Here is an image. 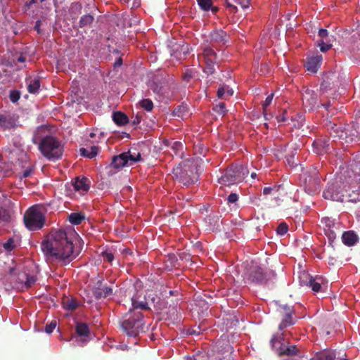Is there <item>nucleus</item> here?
<instances>
[{
  "mask_svg": "<svg viewBox=\"0 0 360 360\" xmlns=\"http://www.w3.org/2000/svg\"><path fill=\"white\" fill-rule=\"evenodd\" d=\"M73 232L64 230L51 231L41 244V249L49 259H55L66 264L73 260L78 253H75L72 236Z\"/></svg>",
  "mask_w": 360,
  "mask_h": 360,
  "instance_id": "obj_1",
  "label": "nucleus"
},
{
  "mask_svg": "<svg viewBox=\"0 0 360 360\" xmlns=\"http://www.w3.org/2000/svg\"><path fill=\"white\" fill-rule=\"evenodd\" d=\"M200 170L198 159H184L173 168L176 177L185 186L193 184L198 180Z\"/></svg>",
  "mask_w": 360,
  "mask_h": 360,
  "instance_id": "obj_2",
  "label": "nucleus"
},
{
  "mask_svg": "<svg viewBox=\"0 0 360 360\" xmlns=\"http://www.w3.org/2000/svg\"><path fill=\"white\" fill-rule=\"evenodd\" d=\"M330 136L346 143L357 141L360 139V125L356 122H352L347 128L336 124L330 125Z\"/></svg>",
  "mask_w": 360,
  "mask_h": 360,
  "instance_id": "obj_3",
  "label": "nucleus"
},
{
  "mask_svg": "<svg viewBox=\"0 0 360 360\" xmlns=\"http://www.w3.org/2000/svg\"><path fill=\"white\" fill-rule=\"evenodd\" d=\"M143 316L141 311H129L121 323L122 330L129 336L136 337L143 330Z\"/></svg>",
  "mask_w": 360,
  "mask_h": 360,
  "instance_id": "obj_4",
  "label": "nucleus"
},
{
  "mask_svg": "<svg viewBox=\"0 0 360 360\" xmlns=\"http://www.w3.org/2000/svg\"><path fill=\"white\" fill-rule=\"evenodd\" d=\"M248 174V169L243 165L233 163L226 169L219 181L225 186L237 184L242 182Z\"/></svg>",
  "mask_w": 360,
  "mask_h": 360,
  "instance_id": "obj_5",
  "label": "nucleus"
},
{
  "mask_svg": "<svg viewBox=\"0 0 360 360\" xmlns=\"http://www.w3.org/2000/svg\"><path fill=\"white\" fill-rule=\"evenodd\" d=\"M346 176L351 179L349 184L356 191L349 194V201L352 202H360V162L353 160L346 170Z\"/></svg>",
  "mask_w": 360,
  "mask_h": 360,
  "instance_id": "obj_6",
  "label": "nucleus"
},
{
  "mask_svg": "<svg viewBox=\"0 0 360 360\" xmlns=\"http://www.w3.org/2000/svg\"><path fill=\"white\" fill-rule=\"evenodd\" d=\"M39 148L46 158H61L64 150L61 142L51 136L43 138Z\"/></svg>",
  "mask_w": 360,
  "mask_h": 360,
  "instance_id": "obj_7",
  "label": "nucleus"
},
{
  "mask_svg": "<svg viewBox=\"0 0 360 360\" xmlns=\"http://www.w3.org/2000/svg\"><path fill=\"white\" fill-rule=\"evenodd\" d=\"M44 221V216L36 207H30L25 213L24 223L29 230L35 231L41 229Z\"/></svg>",
  "mask_w": 360,
  "mask_h": 360,
  "instance_id": "obj_8",
  "label": "nucleus"
},
{
  "mask_svg": "<svg viewBox=\"0 0 360 360\" xmlns=\"http://www.w3.org/2000/svg\"><path fill=\"white\" fill-rule=\"evenodd\" d=\"M198 59L203 60L205 66L203 71L207 75H212L215 72V65L218 64L217 56L212 48L207 46L203 49L202 53L198 55Z\"/></svg>",
  "mask_w": 360,
  "mask_h": 360,
  "instance_id": "obj_9",
  "label": "nucleus"
},
{
  "mask_svg": "<svg viewBox=\"0 0 360 360\" xmlns=\"http://www.w3.org/2000/svg\"><path fill=\"white\" fill-rule=\"evenodd\" d=\"M175 86L176 84L172 80H162L153 82L150 88L160 99H169L174 94Z\"/></svg>",
  "mask_w": 360,
  "mask_h": 360,
  "instance_id": "obj_10",
  "label": "nucleus"
},
{
  "mask_svg": "<svg viewBox=\"0 0 360 360\" xmlns=\"http://www.w3.org/2000/svg\"><path fill=\"white\" fill-rule=\"evenodd\" d=\"M283 333L274 335L271 340L272 347L279 356H293L298 354L299 351L295 345L285 346L283 343Z\"/></svg>",
  "mask_w": 360,
  "mask_h": 360,
  "instance_id": "obj_11",
  "label": "nucleus"
},
{
  "mask_svg": "<svg viewBox=\"0 0 360 360\" xmlns=\"http://www.w3.org/2000/svg\"><path fill=\"white\" fill-rule=\"evenodd\" d=\"M276 274L273 271H264L258 266H252L248 274V279L251 282L257 283H266L267 281L275 278Z\"/></svg>",
  "mask_w": 360,
  "mask_h": 360,
  "instance_id": "obj_12",
  "label": "nucleus"
},
{
  "mask_svg": "<svg viewBox=\"0 0 360 360\" xmlns=\"http://www.w3.org/2000/svg\"><path fill=\"white\" fill-rule=\"evenodd\" d=\"M323 226V231L330 243L333 242L337 236V232L340 231V224L335 222V219L329 217H323L321 219Z\"/></svg>",
  "mask_w": 360,
  "mask_h": 360,
  "instance_id": "obj_13",
  "label": "nucleus"
},
{
  "mask_svg": "<svg viewBox=\"0 0 360 360\" xmlns=\"http://www.w3.org/2000/svg\"><path fill=\"white\" fill-rule=\"evenodd\" d=\"M143 159H112L111 162L105 167L108 176H112L124 167L131 166L134 162Z\"/></svg>",
  "mask_w": 360,
  "mask_h": 360,
  "instance_id": "obj_14",
  "label": "nucleus"
},
{
  "mask_svg": "<svg viewBox=\"0 0 360 360\" xmlns=\"http://www.w3.org/2000/svg\"><path fill=\"white\" fill-rule=\"evenodd\" d=\"M302 102L305 108L309 111L313 110L318 106V96L314 91L307 89L302 94Z\"/></svg>",
  "mask_w": 360,
  "mask_h": 360,
  "instance_id": "obj_15",
  "label": "nucleus"
},
{
  "mask_svg": "<svg viewBox=\"0 0 360 360\" xmlns=\"http://www.w3.org/2000/svg\"><path fill=\"white\" fill-rule=\"evenodd\" d=\"M210 42L219 46L226 45L230 39L229 35L223 30H214L210 33Z\"/></svg>",
  "mask_w": 360,
  "mask_h": 360,
  "instance_id": "obj_16",
  "label": "nucleus"
},
{
  "mask_svg": "<svg viewBox=\"0 0 360 360\" xmlns=\"http://www.w3.org/2000/svg\"><path fill=\"white\" fill-rule=\"evenodd\" d=\"M299 279L301 285L310 287L315 292H318L321 290V283L316 281V279L314 278L308 273L304 271L301 273Z\"/></svg>",
  "mask_w": 360,
  "mask_h": 360,
  "instance_id": "obj_17",
  "label": "nucleus"
},
{
  "mask_svg": "<svg viewBox=\"0 0 360 360\" xmlns=\"http://www.w3.org/2000/svg\"><path fill=\"white\" fill-rule=\"evenodd\" d=\"M320 179L318 176H308L304 179V190L309 195H314L320 191Z\"/></svg>",
  "mask_w": 360,
  "mask_h": 360,
  "instance_id": "obj_18",
  "label": "nucleus"
},
{
  "mask_svg": "<svg viewBox=\"0 0 360 360\" xmlns=\"http://www.w3.org/2000/svg\"><path fill=\"white\" fill-rule=\"evenodd\" d=\"M18 116L11 113L0 114V127L4 130L11 129L17 127Z\"/></svg>",
  "mask_w": 360,
  "mask_h": 360,
  "instance_id": "obj_19",
  "label": "nucleus"
},
{
  "mask_svg": "<svg viewBox=\"0 0 360 360\" xmlns=\"http://www.w3.org/2000/svg\"><path fill=\"white\" fill-rule=\"evenodd\" d=\"M189 53V46L186 43L175 44L171 47L170 55L176 60H180L184 58Z\"/></svg>",
  "mask_w": 360,
  "mask_h": 360,
  "instance_id": "obj_20",
  "label": "nucleus"
},
{
  "mask_svg": "<svg viewBox=\"0 0 360 360\" xmlns=\"http://www.w3.org/2000/svg\"><path fill=\"white\" fill-rule=\"evenodd\" d=\"M72 186L77 192L79 193L81 195H84L89 191L91 182L86 177L77 176L72 182Z\"/></svg>",
  "mask_w": 360,
  "mask_h": 360,
  "instance_id": "obj_21",
  "label": "nucleus"
},
{
  "mask_svg": "<svg viewBox=\"0 0 360 360\" xmlns=\"http://www.w3.org/2000/svg\"><path fill=\"white\" fill-rule=\"evenodd\" d=\"M313 150L318 155L323 156L328 153L329 148V139H319L314 141Z\"/></svg>",
  "mask_w": 360,
  "mask_h": 360,
  "instance_id": "obj_22",
  "label": "nucleus"
},
{
  "mask_svg": "<svg viewBox=\"0 0 360 360\" xmlns=\"http://www.w3.org/2000/svg\"><path fill=\"white\" fill-rule=\"evenodd\" d=\"M96 285L97 286L93 290V295L97 300L107 297L112 294V288L103 285L101 281H98Z\"/></svg>",
  "mask_w": 360,
  "mask_h": 360,
  "instance_id": "obj_23",
  "label": "nucleus"
},
{
  "mask_svg": "<svg viewBox=\"0 0 360 360\" xmlns=\"http://www.w3.org/2000/svg\"><path fill=\"white\" fill-rule=\"evenodd\" d=\"M282 308L285 311V315L282 319V321L278 326V329L280 330H282L284 328L292 325H294L295 323V321L292 317V310L289 307L287 306H284Z\"/></svg>",
  "mask_w": 360,
  "mask_h": 360,
  "instance_id": "obj_24",
  "label": "nucleus"
},
{
  "mask_svg": "<svg viewBox=\"0 0 360 360\" xmlns=\"http://www.w3.org/2000/svg\"><path fill=\"white\" fill-rule=\"evenodd\" d=\"M322 60V56L317 55L308 58L305 67L308 71L316 72Z\"/></svg>",
  "mask_w": 360,
  "mask_h": 360,
  "instance_id": "obj_25",
  "label": "nucleus"
},
{
  "mask_svg": "<svg viewBox=\"0 0 360 360\" xmlns=\"http://www.w3.org/2000/svg\"><path fill=\"white\" fill-rule=\"evenodd\" d=\"M336 186L335 184H330L323 193V197L327 200H337L340 199L338 193L335 191Z\"/></svg>",
  "mask_w": 360,
  "mask_h": 360,
  "instance_id": "obj_26",
  "label": "nucleus"
},
{
  "mask_svg": "<svg viewBox=\"0 0 360 360\" xmlns=\"http://www.w3.org/2000/svg\"><path fill=\"white\" fill-rule=\"evenodd\" d=\"M342 243L347 246H352L354 245L357 240V235L352 231H347L342 233Z\"/></svg>",
  "mask_w": 360,
  "mask_h": 360,
  "instance_id": "obj_27",
  "label": "nucleus"
},
{
  "mask_svg": "<svg viewBox=\"0 0 360 360\" xmlns=\"http://www.w3.org/2000/svg\"><path fill=\"white\" fill-rule=\"evenodd\" d=\"M26 83L27 85V90L30 94L37 93L40 87V79L39 77L27 78Z\"/></svg>",
  "mask_w": 360,
  "mask_h": 360,
  "instance_id": "obj_28",
  "label": "nucleus"
},
{
  "mask_svg": "<svg viewBox=\"0 0 360 360\" xmlns=\"http://www.w3.org/2000/svg\"><path fill=\"white\" fill-rule=\"evenodd\" d=\"M184 149V146L181 142L174 141L170 148L171 151H169V153L172 157L176 156L183 158Z\"/></svg>",
  "mask_w": 360,
  "mask_h": 360,
  "instance_id": "obj_29",
  "label": "nucleus"
},
{
  "mask_svg": "<svg viewBox=\"0 0 360 360\" xmlns=\"http://www.w3.org/2000/svg\"><path fill=\"white\" fill-rule=\"evenodd\" d=\"M80 155L86 158H94L98 155L100 148L98 146H92L87 148H81L79 149Z\"/></svg>",
  "mask_w": 360,
  "mask_h": 360,
  "instance_id": "obj_30",
  "label": "nucleus"
},
{
  "mask_svg": "<svg viewBox=\"0 0 360 360\" xmlns=\"http://www.w3.org/2000/svg\"><path fill=\"white\" fill-rule=\"evenodd\" d=\"M76 333L81 338H86L89 336L90 330L88 325L85 323L77 322L75 326ZM81 340H85L82 338Z\"/></svg>",
  "mask_w": 360,
  "mask_h": 360,
  "instance_id": "obj_31",
  "label": "nucleus"
},
{
  "mask_svg": "<svg viewBox=\"0 0 360 360\" xmlns=\"http://www.w3.org/2000/svg\"><path fill=\"white\" fill-rule=\"evenodd\" d=\"M112 120L119 126H124L129 122V117L126 114L121 111L114 112L112 114Z\"/></svg>",
  "mask_w": 360,
  "mask_h": 360,
  "instance_id": "obj_32",
  "label": "nucleus"
},
{
  "mask_svg": "<svg viewBox=\"0 0 360 360\" xmlns=\"http://www.w3.org/2000/svg\"><path fill=\"white\" fill-rule=\"evenodd\" d=\"M85 219V216L80 212H72L68 216L69 221L73 225L80 224Z\"/></svg>",
  "mask_w": 360,
  "mask_h": 360,
  "instance_id": "obj_33",
  "label": "nucleus"
},
{
  "mask_svg": "<svg viewBox=\"0 0 360 360\" xmlns=\"http://www.w3.org/2000/svg\"><path fill=\"white\" fill-rule=\"evenodd\" d=\"M63 306L65 310L72 311L78 307V302L72 298H66L63 301Z\"/></svg>",
  "mask_w": 360,
  "mask_h": 360,
  "instance_id": "obj_34",
  "label": "nucleus"
},
{
  "mask_svg": "<svg viewBox=\"0 0 360 360\" xmlns=\"http://www.w3.org/2000/svg\"><path fill=\"white\" fill-rule=\"evenodd\" d=\"M133 309L129 311H139V309L147 310L149 309L148 302H138L134 298L131 299Z\"/></svg>",
  "mask_w": 360,
  "mask_h": 360,
  "instance_id": "obj_35",
  "label": "nucleus"
},
{
  "mask_svg": "<svg viewBox=\"0 0 360 360\" xmlns=\"http://www.w3.org/2000/svg\"><path fill=\"white\" fill-rule=\"evenodd\" d=\"M188 108L186 105H179L175 108L173 110V115L179 117L184 118V117L188 115Z\"/></svg>",
  "mask_w": 360,
  "mask_h": 360,
  "instance_id": "obj_36",
  "label": "nucleus"
},
{
  "mask_svg": "<svg viewBox=\"0 0 360 360\" xmlns=\"http://www.w3.org/2000/svg\"><path fill=\"white\" fill-rule=\"evenodd\" d=\"M94 20V18L91 14L84 15L81 17L79 25L80 27H84L90 25Z\"/></svg>",
  "mask_w": 360,
  "mask_h": 360,
  "instance_id": "obj_37",
  "label": "nucleus"
},
{
  "mask_svg": "<svg viewBox=\"0 0 360 360\" xmlns=\"http://www.w3.org/2000/svg\"><path fill=\"white\" fill-rule=\"evenodd\" d=\"M335 355L333 352L326 351L319 354L315 360H335Z\"/></svg>",
  "mask_w": 360,
  "mask_h": 360,
  "instance_id": "obj_38",
  "label": "nucleus"
},
{
  "mask_svg": "<svg viewBox=\"0 0 360 360\" xmlns=\"http://www.w3.org/2000/svg\"><path fill=\"white\" fill-rule=\"evenodd\" d=\"M11 211L8 209L1 207L0 208V220L4 222L11 221Z\"/></svg>",
  "mask_w": 360,
  "mask_h": 360,
  "instance_id": "obj_39",
  "label": "nucleus"
},
{
  "mask_svg": "<svg viewBox=\"0 0 360 360\" xmlns=\"http://www.w3.org/2000/svg\"><path fill=\"white\" fill-rule=\"evenodd\" d=\"M150 302L153 304L154 307L158 310H162L166 307L165 303L163 301H161L160 297H151Z\"/></svg>",
  "mask_w": 360,
  "mask_h": 360,
  "instance_id": "obj_40",
  "label": "nucleus"
},
{
  "mask_svg": "<svg viewBox=\"0 0 360 360\" xmlns=\"http://www.w3.org/2000/svg\"><path fill=\"white\" fill-rule=\"evenodd\" d=\"M318 45L320 47L321 52H326L332 48V44H330V40H326L325 41L323 39H320L318 41Z\"/></svg>",
  "mask_w": 360,
  "mask_h": 360,
  "instance_id": "obj_41",
  "label": "nucleus"
},
{
  "mask_svg": "<svg viewBox=\"0 0 360 360\" xmlns=\"http://www.w3.org/2000/svg\"><path fill=\"white\" fill-rule=\"evenodd\" d=\"M140 105L143 108L148 112L151 111L153 108V103L148 98L142 99L140 101Z\"/></svg>",
  "mask_w": 360,
  "mask_h": 360,
  "instance_id": "obj_42",
  "label": "nucleus"
},
{
  "mask_svg": "<svg viewBox=\"0 0 360 360\" xmlns=\"http://www.w3.org/2000/svg\"><path fill=\"white\" fill-rule=\"evenodd\" d=\"M198 4L203 11H209L212 6V0H197Z\"/></svg>",
  "mask_w": 360,
  "mask_h": 360,
  "instance_id": "obj_43",
  "label": "nucleus"
},
{
  "mask_svg": "<svg viewBox=\"0 0 360 360\" xmlns=\"http://www.w3.org/2000/svg\"><path fill=\"white\" fill-rule=\"evenodd\" d=\"M82 6L79 2H74L71 4L70 11L71 13H74L76 17L78 14L81 13Z\"/></svg>",
  "mask_w": 360,
  "mask_h": 360,
  "instance_id": "obj_44",
  "label": "nucleus"
},
{
  "mask_svg": "<svg viewBox=\"0 0 360 360\" xmlns=\"http://www.w3.org/2000/svg\"><path fill=\"white\" fill-rule=\"evenodd\" d=\"M213 110L218 113L219 115H225V113L227 112L226 105L224 103L221 102L217 104L214 108Z\"/></svg>",
  "mask_w": 360,
  "mask_h": 360,
  "instance_id": "obj_45",
  "label": "nucleus"
},
{
  "mask_svg": "<svg viewBox=\"0 0 360 360\" xmlns=\"http://www.w3.org/2000/svg\"><path fill=\"white\" fill-rule=\"evenodd\" d=\"M27 274L25 272H20L18 274L17 276V283L16 287H25V281H26Z\"/></svg>",
  "mask_w": 360,
  "mask_h": 360,
  "instance_id": "obj_46",
  "label": "nucleus"
},
{
  "mask_svg": "<svg viewBox=\"0 0 360 360\" xmlns=\"http://www.w3.org/2000/svg\"><path fill=\"white\" fill-rule=\"evenodd\" d=\"M37 281L35 276L29 275L27 274L26 281H25V288H29L32 286Z\"/></svg>",
  "mask_w": 360,
  "mask_h": 360,
  "instance_id": "obj_47",
  "label": "nucleus"
},
{
  "mask_svg": "<svg viewBox=\"0 0 360 360\" xmlns=\"http://www.w3.org/2000/svg\"><path fill=\"white\" fill-rule=\"evenodd\" d=\"M186 360H210L209 356L206 354L198 353L193 356H188Z\"/></svg>",
  "mask_w": 360,
  "mask_h": 360,
  "instance_id": "obj_48",
  "label": "nucleus"
},
{
  "mask_svg": "<svg viewBox=\"0 0 360 360\" xmlns=\"http://www.w3.org/2000/svg\"><path fill=\"white\" fill-rule=\"evenodd\" d=\"M273 97H274V94H271V95H269L266 98V100H265V101H264V103L263 104L262 108H263V113H264V117H266V108L271 103ZM265 119L266 120L267 118L265 117Z\"/></svg>",
  "mask_w": 360,
  "mask_h": 360,
  "instance_id": "obj_49",
  "label": "nucleus"
},
{
  "mask_svg": "<svg viewBox=\"0 0 360 360\" xmlns=\"http://www.w3.org/2000/svg\"><path fill=\"white\" fill-rule=\"evenodd\" d=\"M288 230V226L285 223H281L277 227V233L283 236L285 235Z\"/></svg>",
  "mask_w": 360,
  "mask_h": 360,
  "instance_id": "obj_50",
  "label": "nucleus"
},
{
  "mask_svg": "<svg viewBox=\"0 0 360 360\" xmlns=\"http://www.w3.org/2000/svg\"><path fill=\"white\" fill-rule=\"evenodd\" d=\"M112 158H141V154L139 153L136 156L134 154L131 153V150L127 153H122L119 155H115Z\"/></svg>",
  "mask_w": 360,
  "mask_h": 360,
  "instance_id": "obj_51",
  "label": "nucleus"
},
{
  "mask_svg": "<svg viewBox=\"0 0 360 360\" xmlns=\"http://www.w3.org/2000/svg\"><path fill=\"white\" fill-rule=\"evenodd\" d=\"M286 160H287V162L285 164L290 168H295L300 165L299 159H286Z\"/></svg>",
  "mask_w": 360,
  "mask_h": 360,
  "instance_id": "obj_52",
  "label": "nucleus"
},
{
  "mask_svg": "<svg viewBox=\"0 0 360 360\" xmlns=\"http://www.w3.org/2000/svg\"><path fill=\"white\" fill-rule=\"evenodd\" d=\"M56 327V321H53L49 324H47L45 327V332L46 333H51Z\"/></svg>",
  "mask_w": 360,
  "mask_h": 360,
  "instance_id": "obj_53",
  "label": "nucleus"
},
{
  "mask_svg": "<svg viewBox=\"0 0 360 360\" xmlns=\"http://www.w3.org/2000/svg\"><path fill=\"white\" fill-rule=\"evenodd\" d=\"M235 3L240 5L243 8H249L251 0H233Z\"/></svg>",
  "mask_w": 360,
  "mask_h": 360,
  "instance_id": "obj_54",
  "label": "nucleus"
},
{
  "mask_svg": "<svg viewBox=\"0 0 360 360\" xmlns=\"http://www.w3.org/2000/svg\"><path fill=\"white\" fill-rule=\"evenodd\" d=\"M10 100L13 102V103H15L17 102L19 98H20V94L18 91H11L10 93Z\"/></svg>",
  "mask_w": 360,
  "mask_h": 360,
  "instance_id": "obj_55",
  "label": "nucleus"
},
{
  "mask_svg": "<svg viewBox=\"0 0 360 360\" xmlns=\"http://www.w3.org/2000/svg\"><path fill=\"white\" fill-rule=\"evenodd\" d=\"M226 8L229 10V11L232 13H236L238 11V8L232 4L229 0H225Z\"/></svg>",
  "mask_w": 360,
  "mask_h": 360,
  "instance_id": "obj_56",
  "label": "nucleus"
},
{
  "mask_svg": "<svg viewBox=\"0 0 360 360\" xmlns=\"http://www.w3.org/2000/svg\"><path fill=\"white\" fill-rule=\"evenodd\" d=\"M291 151L290 153H288L286 156L288 157V158H293L295 157V155H299V153H298V146H295V145H292L291 146Z\"/></svg>",
  "mask_w": 360,
  "mask_h": 360,
  "instance_id": "obj_57",
  "label": "nucleus"
},
{
  "mask_svg": "<svg viewBox=\"0 0 360 360\" xmlns=\"http://www.w3.org/2000/svg\"><path fill=\"white\" fill-rule=\"evenodd\" d=\"M44 0H30L29 1H27L25 4V9H30L32 7L33 5L38 4L39 1L42 2Z\"/></svg>",
  "mask_w": 360,
  "mask_h": 360,
  "instance_id": "obj_58",
  "label": "nucleus"
},
{
  "mask_svg": "<svg viewBox=\"0 0 360 360\" xmlns=\"http://www.w3.org/2000/svg\"><path fill=\"white\" fill-rule=\"evenodd\" d=\"M238 196L236 193H231L227 198V200H228L229 203H235L238 201Z\"/></svg>",
  "mask_w": 360,
  "mask_h": 360,
  "instance_id": "obj_59",
  "label": "nucleus"
},
{
  "mask_svg": "<svg viewBox=\"0 0 360 360\" xmlns=\"http://www.w3.org/2000/svg\"><path fill=\"white\" fill-rule=\"evenodd\" d=\"M141 119L142 116L139 114H137L135 117H131V124L134 126L138 125L141 122Z\"/></svg>",
  "mask_w": 360,
  "mask_h": 360,
  "instance_id": "obj_60",
  "label": "nucleus"
},
{
  "mask_svg": "<svg viewBox=\"0 0 360 360\" xmlns=\"http://www.w3.org/2000/svg\"><path fill=\"white\" fill-rule=\"evenodd\" d=\"M318 34L321 39L324 40L328 36V32L327 30L321 28L319 30Z\"/></svg>",
  "mask_w": 360,
  "mask_h": 360,
  "instance_id": "obj_61",
  "label": "nucleus"
},
{
  "mask_svg": "<svg viewBox=\"0 0 360 360\" xmlns=\"http://www.w3.org/2000/svg\"><path fill=\"white\" fill-rule=\"evenodd\" d=\"M105 260L111 262L114 259V255L111 252H105L103 254Z\"/></svg>",
  "mask_w": 360,
  "mask_h": 360,
  "instance_id": "obj_62",
  "label": "nucleus"
},
{
  "mask_svg": "<svg viewBox=\"0 0 360 360\" xmlns=\"http://www.w3.org/2000/svg\"><path fill=\"white\" fill-rule=\"evenodd\" d=\"M269 70V65L266 63H262L259 69V72L261 74L265 75Z\"/></svg>",
  "mask_w": 360,
  "mask_h": 360,
  "instance_id": "obj_63",
  "label": "nucleus"
},
{
  "mask_svg": "<svg viewBox=\"0 0 360 360\" xmlns=\"http://www.w3.org/2000/svg\"><path fill=\"white\" fill-rule=\"evenodd\" d=\"M13 243V239H9L6 243H4V247L6 250H12L14 248Z\"/></svg>",
  "mask_w": 360,
  "mask_h": 360,
  "instance_id": "obj_64",
  "label": "nucleus"
}]
</instances>
